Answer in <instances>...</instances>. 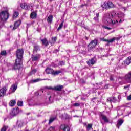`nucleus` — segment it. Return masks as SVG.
<instances>
[{
    "label": "nucleus",
    "mask_w": 131,
    "mask_h": 131,
    "mask_svg": "<svg viewBox=\"0 0 131 131\" xmlns=\"http://www.w3.org/2000/svg\"><path fill=\"white\" fill-rule=\"evenodd\" d=\"M123 9H124V11H126V8L124 7V8H123Z\"/></svg>",
    "instance_id": "obj_60"
},
{
    "label": "nucleus",
    "mask_w": 131,
    "mask_h": 131,
    "mask_svg": "<svg viewBox=\"0 0 131 131\" xmlns=\"http://www.w3.org/2000/svg\"><path fill=\"white\" fill-rule=\"evenodd\" d=\"M56 120V117L51 118L49 121V124H51L54 120Z\"/></svg>",
    "instance_id": "obj_37"
},
{
    "label": "nucleus",
    "mask_w": 131,
    "mask_h": 131,
    "mask_svg": "<svg viewBox=\"0 0 131 131\" xmlns=\"http://www.w3.org/2000/svg\"><path fill=\"white\" fill-rule=\"evenodd\" d=\"M127 100L128 101H131V95H129V96H127Z\"/></svg>",
    "instance_id": "obj_51"
},
{
    "label": "nucleus",
    "mask_w": 131,
    "mask_h": 131,
    "mask_svg": "<svg viewBox=\"0 0 131 131\" xmlns=\"http://www.w3.org/2000/svg\"><path fill=\"white\" fill-rule=\"evenodd\" d=\"M118 13L116 12L115 11H112L108 15V16L112 18H115V17H117Z\"/></svg>",
    "instance_id": "obj_20"
},
{
    "label": "nucleus",
    "mask_w": 131,
    "mask_h": 131,
    "mask_svg": "<svg viewBox=\"0 0 131 131\" xmlns=\"http://www.w3.org/2000/svg\"><path fill=\"white\" fill-rule=\"evenodd\" d=\"M118 99H119L117 102H120V100H121V96L120 95H118Z\"/></svg>",
    "instance_id": "obj_50"
},
{
    "label": "nucleus",
    "mask_w": 131,
    "mask_h": 131,
    "mask_svg": "<svg viewBox=\"0 0 131 131\" xmlns=\"http://www.w3.org/2000/svg\"><path fill=\"white\" fill-rule=\"evenodd\" d=\"M52 96H49V102H50V103H52Z\"/></svg>",
    "instance_id": "obj_53"
},
{
    "label": "nucleus",
    "mask_w": 131,
    "mask_h": 131,
    "mask_svg": "<svg viewBox=\"0 0 131 131\" xmlns=\"http://www.w3.org/2000/svg\"><path fill=\"white\" fill-rule=\"evenodd\" d=\"M109 85V84L105 85L104 86V88L105 89V90H106V89H108V86Z\"/></svg>",
    "instance_id": "obj_54"
},
{
    "label": "nucleus",
    "mask_w": 131,
    "mask_h": 131,
    "mask_svg": "<svg viewBox=\"0 0 131 131\" xmlns=\"http://www.w3.org/2000/svg\"><path fill=\"white\" fill-rule=\"evenodd\" d=\"M0 27H1V28H2V27H3V26H0Z\"/></svg>",
    "instance_id": "obj_64"
},
{
    "label": "nucleus",
    "mask_w": 131,
    "mask_h": 131,
    "mask_svg": "<svg viewBox=\"0 0 131 131\" xmlns=\"http://www.w3.org/2000/svg\"><path fill=\"white\" fill-rule=\"evenodd\" d=\"M101 123H102V125H104V123H103V122H102V121H101Z\"/></svg>",
    "instance_id": "obj_61"
},
{
    "label": "nucleus",
    "mask_w": 131,
    "mask_h": 131,
    "mask_svg": "<svg viewBox=\"0 0 131 131\" xmlns=\"http://www.w3.org/2000/svg\"><path fill=\"white\" fill-rule=\"evenodd\" d=\"M64 89V85H58L53 88L54 91H56L57 92H61L62 89Z\"/></svg>",
    "instance_id": "obj_12"
},
{
    "label": "nucleus",
    "mask_w": 131,
    "mask_h": 131,
    "mask_svg": "<svg viewBox=\"0 0 131 131\" xmlns=\"http://www.w3.org/2000/svg\"><path fill=\"white\" fill-rule=\"evenodd\" d=\"M39 58H40V55L39 54H37L35 56L32 55V61H37Z\"/></svg>",
    "instance_id": "obj_22"
},
{
    "label": "nucleus",
    "mask_w": 131,
    "mask_h": 131,
    "mask_svg": "<svg viewBox=\"0 0 131 131\" xmlns=\"http://www.w3.org/2000/svg\"><path fill=\"white\" fill-rule=\"evenodd\" d=\"M100 117L102 119V120H103V121H104V122H105L106 123H108V122H109V118L108 117H107V116H106L105 115L101 114L100 115Z\"/></svg>",
    "instance_id": "obj_17"
},
{
    "label": "nucleus",
    "mask_w": 131,
    "mask_h": 131,
    "mask_svg": "<svg viewBox=\"0 0 131 131\" xmlns=\"http://www.w3.org/2000/svg\"><path fill=\"white\" fill-rule=\"evenodd\" d=\"M96 16L94 17V20L95 22H99V13H96Z\"/></svg>",
    "instance_id": "obj_34"
},
{
    "label": "nucleus",
    "mask_w": 131,
    "mask_h": 131,
    "mask_svg": "<svg viewBox=\"0 0 131 131\" xmlns=\"http://www.w3.org/2000/svg\"><path fill=\"white\" fill-rule=\"evenodd\" d=\"M61 72H62V71H55L53 70L52 75H58L60 74V73H61Z\"/></svg>",
    "instance_id": "obj_32"
},
{
    "label": "nucleus",
    "mask_w": 131,
    "mask_h": 131,
    "mask_svg": "<svg viewBox=\"0 0 131 131\" xmlns=\"http://www.w3.org/2000/svg\"><path fill=\"white\" fill-rule=\"evenodd\" d=\"M98 44L99 43H98L97 39H95L92 40L88 45L89 50H93V49H95V48H96V46H98Z\"/></svg>",
    "instance_id": "obj_6"
},
{
    "label": "nucleus",
    "mask_w": 131,
    "mask_h": 131,
    "mask_svg": "<svg viewBox=\"0 0 131 131\" xmlns=\"http://www.w3.org/2000/svg\"><path fill=\"white\" fill-rule=\"evenodd\" d=\"M112 32H115V30L113 31Z\"/></svg>",
    "instance_id": "obj_63"
},
{
    "label": "nucleus",
    "mask_w": 131,
    "mask_h": 131,
    "mask_svg": "<svg viewBox=\"0 0 131 131\" xmlns=\"http://www.w3.org/2000/svg\"><path fill=\"white\" fill-rule=\"evenodd\" d=\"M19 16V13L17 11L14 12L13 13V18H17Z\"/></svg>",
    "instance_id": "obj_38"
},
{
    "label": "nucleus",
    "mask_w": 131,
    "mask_h": 131,
    "mask_svg": "<svg viewBox=\"0 0 131 131\" xmlns=\"http://www.w3.org/2000/svg\"><path fill=\"white\" fill-rule=\"evenodd\" d=\"M97 62V60H96V58L93 57L87 61V64L89 66H93L94 64H96Z\"/></svg>",
    "instance_id": "obj_9"
},
{
    "label": "nucleus",
    "mask_w": 131,
    "mask_h": 131,
    "mask_svg": "<svg viewBox=\"0 0 131 131\" xmlns=\"http://www.w3.org/2000/svg\"><path fill=\"white\" fill-rule=\"evenodd\" d=\"M53 40H54V41H56V40H57V37H54L53 38Z\"/></svg>",
    "instance_id": "obj_57"
},
{
    "label": "nucleus",
    "mask_w": 131,
    "mask_h": 131,
    "mask_svg": "<svg viewBox=\"0 0 131 131\" xmlns=\"http://www.w3.org/2000/svg\"><path fill=\"white\" fill-rule=\"evenodd\" d=\"M83 125L86 127V126H88V122L83 123Z\"/></svg>",
    "instance_id": "obj_56"
},
{
    "label": "nucleus",
    "mask_w": 131,
    "mask_h": 131,
    "mask_svg": "<svg viewBox=\"0 0 131 131\" xmlns=\"http://www.w3.org/2000/svg\"><path fill=\"white\" fill-rule=\"evenodd\" d=\"M40 40L41 41L42 45L45 47H48V46H49V43H50V41H48L46 38L43 39H41Z\"/></svg>",
    "instance_id": "obj_14"
},
{
    "label": "nucleus",
    "mask_w": 131,
    "mask_h": 131,
    "mask_svg": "<svg viewBox=\"0 0 131 131\" xmlns=\"http://www.w3.org/2000/svg\"><path fill=\"white\" fill-rule=\"evenodd\" d=\"M21 25V20H17L14 23V26L13 28V30L17 29L19 26Z\"/></svg>",
    "instance_id": "obj_21"
},
{
    "label": "nucleus",
    "mask_w": 131,
    "mask_h": 131,
    "mask_svg": "<svg viewBox=\"0 0 131 131\" xmlns=\"http://www.w3.org/2000/svg\"><path fill=\"white\" fill-rule=\"evenodd\" d=\"M124 17V14L123 13L119 15L118 18L120 19H118L117 20H112V17L110 16L109 15L105 18H104V22L106 24H110L111 26L113 27V28H115L117 26V23H122L123 21H124V19L123 17Z\"/></svg>",
    "instance_id": "obj_1"
},
{
    "label": "nucleus",
    "mask_w": 131,
    "mask_h": 131,
    "mask_svg": "<svg viewBox=\"0 0 131 131\" xmlns=\"http://www.w3.org/2000/svg\"><path fill=\"white\" fill-rule=\"evenodd\" d=\"M101 7L103 10H108V9L114 8V4L111 2H105L101 4Z\"/></svg>",
    "instance_id": "obj_5"
},
{
    "label": "nucleus",
    "mask_w": 131,
    "mask_h": 131,
    "mask_svg": "<svg viewBox=\"0 0 131 131\" xmlns=\"http://www.w3.org/2000/svg\"><path fill=\"white\" fill-rule=\"evenodd\" d=\"M2 59H3V57H2V55L0 54V62L2 61Z\"/></svg>",
    "instance_id": "obj_59"
},
{
    "label": "nucleus",
    "mask_w": 131,
    "mask_h": 131,
    "mask_svg": "<svg viewBox=\"0 0 131 131\" xmlns=\"http://www.w3.org/2000/svg\"><path fill=\"white\" fill-rule=\"evenodd\" d=\"M96 99H97V98H94L93 99H92V101H93L94 103H95V100H96Z\"/></svg>",
    "instance_id": "obj_58"
},
{
    "label": "nucleus",
    "mask_w": 131,
    "mask_h": 131,
    "mask_svg": "<svg viewBox=\"0 0 131 131\" xmlns=\"http://www.w3.org/2000/svg\"><path fill=\"white\" fill-rule=\"evenodd\" d=\"M113 77H112V76H111L110 77V80H111V81H113Z\"/></svg>",
    "instance_id": "obj_55"
},
{
    "label": "nucleus",
    "mask_w": 131,
    "mask_h": 131,
    "mask_svg": "<svg viewBox=\"0 0 131 131\" xmlns=\"http://www.w3.org/2000/svg\"><path fill=\"white\" fill-rule=\"evenodd\" d=\"M17 105L18 106H20V107H21L22 106H23V101H18L17 103Z\"/></svg>",
    "instance_id": "obj_39"
},
{
    "label": "nucleus",
    "mask_w": 131,
    "mask_h": 131,
    "mask_svg": "<svg viewBox=\"0 0 131 131\" xmlns=\"http://www.w3.org/2000/svg\"><path fill=\"white\" fill-rule=\"evenodd\" d=\"M74 117H78V116H74Z\"/></svg>",
    "instance_id": "obj_62"
},
{
    "label": "nucleus",
    "mask_w": 131,
    "mask_h": 131,
    "mask_svg": "<svg viewBox=\"0 0 131 131\" xmlns=\"http://www.w3.org/2000/svg\"><path fill=\"white\" fill-rule=\"evenodd\" d=\"M59 65L60 66H63L65 65V61H60Z\"/></svg>",
    "instance_id": "obj_43"
},
{
    "label": "nucleus",
    "mask_w": 131,
    "mask_h": 131,
    "mask_svg": "<svg viewBox=\"0 0 131 131\" xmlns=\"http://www.w3.org/2000/svg\"><path fill=\"white\" fill-rule=\"evenodd\" d=\"M124 79L128 83H131V71H129L125 75Z\"/></svg>",
    "instance_id": "obj_7"
},
{
    "label": "nucleus",
    "mask_w": 131,
    "mask_h": 131,
    "mask_svg": "<svg viewBox=\"0 0 131 131\" xmlns=\"http://www.w3.org/2000/svg\"><path fill=\"white\" fill-rule=\"evenodd\" d=\"M107 102L111 103V104H112V103L115 104V103H117L118 100L115 97H110L107 98Z\"/></svg>",
    "instance_id": "obj_8"
},
{
    "label": "nucleus",
    "mask_w": 131,
    "mask_h": 131,
    "mask_svg": "<svg viewBox=\"0 0 131 131\" xmlns=\"http://www.w3.org/2000/svg\"><path fill=\"white\" fill-rule=\"evenodd\" d=\"M55 130V127L53 126H51L49 128V130L50 131H53Z\"/></svg>",
    "instance_id": "obj_46"
},
{
    "label": "nucleus",
    "mask_w": 131,
    "mask_h": 131,
    "mask_svg": "<svg viewBox=\"0 0 131 131\" xmlns=\"http://www.w3.org/2000/svg\"><path fill=\"white\" fill-rule=\"evenodd\" d=\"M42 80H50L49 79H40V78H37L34 80H31L30 81V82L31 83H35L36 82H39V81H41Z\"/></svg>",
    "instance_id": "obj_11"
},
{
    "label": "nucleus",
    "mask_w": 131,
    "mask_h": 131,
    "mask_svg": "<svg viewBox=\"0 0 131 131\" xmlns=\"http://www.w3.org/2000/svg\"><path fill=\"white\" fill-rule=\"evenodd\" d=\"M45 88L47 89V90H54V88L51 87V86H49V87L46 86Z\"/></svg>",
    "instance_id": "obj_48"
},
{
    "label": "nucleus",
    "mask_w": 131,
    "mask_h": 131,
    "mask_svg": "<svg viewBox=\"0 0 131 131\" xmlns=\"http://www.w3.org/2000/svg\"><path fill=\"white\" fill-rule=\"evenodd\" d=\"M19 113V110L17 108H14L11 112L10 113V114L11 116H16Z\"/></svg>",
    "instance_id": "obj_15"
},
{
    "label": "nucleus",
    "mask_w": 131,
    "mask_h": 131,
    "mask_svg": "<svg viewBox=\"0 0 131 131\" xmlns=\"http://www.w3.org/2000/svg\"><path fill=\"white\" fill-rule=\"evenodd\" d=\"M63 26H64V21H62L61 23L59 25V26L57 29V31H59V30H61V29H62V28H63Z\"/></svg>",
    "instance_id": "obj_31"
},
{
    "label": "nucleus",
    "mask_w": 131,
    "mask_h": 131,
    "mask_svg": "<svg viewBox=\"0 0 131 131\" xmlns=\"http://www.w3.org/2000/svg\"><path fill=\"white\" fill-rule=\"evenodd\" d=\"M117 110H118V115L119 116H120L123 114V111H124V110L123 108H121L120 107H117Z\"/></svg>",
    "instance_id": "obj_24"
},
{
    "label": "nucleus",
    "mask_w": 131,
    "mask_h": 131,
    "mask_svg": "<svg viewBox=\"0 0 131 131\" xmlns=\"http://www.w3.org/2000/svg\"><path fill=\"white\" fill-rule=\"evenodd\" d=\"M103 28H104L105 29H107L108 30H111V28L107 27L106 26H103Z\"/></svg>",
    "instance_id": "obj_45"
},
{
    "label": "nucleus",
    "mask_w": 131,
    "mask_h": 131,
    "mask_svg": "<svg viewBox=\"0 0 131 131\" xmlns=\"http://www.w3.org/2000/svg\"><path fill=\"white\" fill-rule=\"evenodd\" d=\"M37 71V70H36V69L32 70V71L30 72V75H32V74H35V73H36Z\"/></svg>",
    "instance_id": "obj_36"
},
{
    "label": "nucleus",
    "mask_w": 131,
    "mask_h": 131,
    "mask_svg": "<svg viewBox=\"0 0 131 131\" xmlns=\"http://www.w3.org/2000/svg\"><path fill=\"white\" fill-rule=\"evenodd\" d=\"M73 106L74 107H79V106H80V104L79 103H75L73 104Z\"/></svg>",
    "instance_id": "obj_42"
},
{
    "label": "nucleus",
    "mask_w": 131,
    "mask_h": 131,
    "mask_svg": "<svg viewBox=\"0 0 131 131\" xmlns=\"http://www.w3.org/2000/svg\"><path fill=\"white\" fill-rule=\"evenodd\" d=\"M60 129H62L63 131H70V128L69 126L65 125L62 124L60 126Z\"/></svg>",
    "instance_id": "obj_13"
},
{
    "label": "nucleus",
    "mask_w": 131,
    "mask_h": 131,
    "mask_svg": "<svg viewBox=\"0 0 131 131\" xmlns=\"http://www.w3.org/2000/svg\"><path fill=\"white\" fill-rule=\"evenodd\" d=\"M7 93V88L4 86L0 89V97H4Z\"/></svg>",
    "instance_id": "obj_10"
},
{
    "label": "nucleus",
    "mask_w": 131,
    "mask_h": 131,
    "mask_svg": "<svg viewBox=\"0 0 131 131\" xmlns=\"http://www.w3.org/2000/svg\"><path fill=\"white\" fill-rule=\"evenodd\" d=\"M93 127V124H88L86 127V130H91V128Z\"/></svg>",
    "instance_id": "obj_30"
},
{
    "label": "nucleus",
    "mask_w": 131,
    "mask_h": 131,
    "mask_svg": "<svg viewBox=\"0 0 131 131\" xmlns=\"http://www.w3.org/2000/svg\"><path fill=\"white\" fill-rule=\"evenodd\" d=\"M36 13L33 12L30 15V18H31V19H35V18H36Z\"/></svg>",
    "instance_id": "obj_28"
},
{
    "label": "nucleus",
    "mask_w": 131,
    "mask_h": 131,
    "mask_svg": "<svg viewBox=\"0 0 131 131\" xmlns=\"http://www.w3.org/2000/svg\"><path fill=\"white\" fill-rule=\"evenodd\" d=\"M33 51L34 52H38V51H40V47L38 45H34Z\"/></svg>",
    "instance_id": "obj_27"
},
{
    "label": "nucleus",
    "mask_w": 131,
    "mask_h": 131,
    "mask_svg": "<svg viewBox=\"0 0 131 131\" xmlns=\"http://www.w3.org/2000/svg\"><path fill=\"white\" fill-rule=\"evenodd\" d=\"M24 54V50L22 49H17L16 51V64H21L23 63V54Z\"/></svg>",
    "instance_id": "obj_2"
},
{
    "label": "nucleus",
    "mask_w": 131,
    "mask_h": 131,
    "mask_svg": "<svg viewBox=\"0 0 131 131\" xmlns=\"http://www.w3.org/2000/svg\"><path fill=\"white\" fill-rule=\"evenodd\" d=\"M21 65H22L21 63H17L16 60H15V63L14 64H13V63H7V70H16L17 69L20 70V68H21Z\"/></svg>",
    "instance_id": "obj_4"
},
{
    "label": "nucleus",
    "mask_w": 131,
    "mask_h": 131,
    "mask_svg": "<svg viewBox=\"0 0 131 131\" xmlns=\"http://www.w3.org/2000/svg\"><path fill=\"white\" fill-rule=\"evenodd\" d=\"M20 7L24 10H28V5L26 3L20 4Z\"/></svg>",
    "instance_id": "obj_26"
},
{
    "label": "nucleus",
    "mask_w": 131,
    "mask_h": 131,
    "mask_svg": "<svg viewBox=\"0 0 131 131\" xmlns=\"http://www.w3.org/2000/svg\"><path fill=\"white\" fill-rule=\"evenodd\" d=\"M0 55L1 56H7V51H3L1 52V53H0Z\"/></svg>",
    "instance_id": "obj_40"
},
{
    "label": "nucleus",
    "mask_w": 131,
    "mask_h": 131,
    "mask_svg": "<svg viewBox=\"0 0 131 131\" xmlns=\"http://www.w3.org/2000/svg\"><path fill=\"white\" fill-rule=\"evenodd\" d=\"M45 72H46L47 74H53V72H54V70L51 68H47L45 70Z\"/></svg>",
    "instance_id": "obj_25"
},
{
    "label": "nucleus",
    "mask_w": 131,
    "mask_h": 131,
    "mask_svg": "<svg viewBox=\"0 0 131 131\" xmlns=\"http://www.w3.org/2000/svg\"><path fill=\"white\" fill-rule=\"evenodd\" d=\"M8 128V126H4L1 129V131H7Z\"/></svg>",
    "instance_id": "obj_41"
},
{
    "label": "nucleus",
    "mask_w": 131,
    "mask_h": 131,
    "mask_svg": "<svg viewBox=\"0 0 131 131\" xmlns=\"http://www.w3.org/2000/svg\"><path fill=\"white\" fill-rule=\"evenodd\" d=\"M47 21L49 23H52V21H53V15H50L48 17Z\"/></svg>",
    "instance_id": "obj_33"
},
{
    "label": "nucleus",
    "mask_w": 131,
    "mask_h": 131,
    "mask_svg": "<svg viewBox=\"0 0 131 131\" xmlns=\"http://www.w3.org/2000/svg\"><path fill=\"white\" fill-rule=\"evenodd\" d=\"M118 68H119V69H122V68H125V67H126V66L125 65L124 61L123 62L119 61L118 63Z\"/></svg>",
    "instance_id": "obj_16"
},
{
    "label": "nucleus",
    "mask_w": 131,
    "mask_h": 131,
    "mask_svg": "<svg viewBox=\"0 0 131 131\" xmlns=\"http://www.w3.org/2000/svg\"><path fill=\"white\" fill-rule=\"evenodd\" d=\"M129 86H130V85H126V86H125L124 87V89L125 90H128V89H129Z\"/></svg>",
    "instance_id": "obj_49"
},
{
    "label": "nucleus",
    "mask_w": 131,
    "mask_h": 131,
    "mask_svg": "<svg viewBox=\"0 0 131 131\" xmlns=\"http://www.w3.org/2000/svg\"><path fill=\"white\" fill-rule=\"evenodd\" d=\"M123 122H124V120L122 119H119L118 121H117V128H119V127H120V126H121V125H122V123H123Z\"/></svg>",
    "instance_id": "obj_18"
},
{
    "label": "nucleus",
    "mask_w": 131,
    "mask_h": 131,
    "mask_svg": "<svg viewBox=\"0 0 131 131\" xmlns=\"http://www.w3.org/2000/svg\"><path fill=\"white\" fill-rule=\"evenodd\" d=\"M17 88L18 86L16 84L12 85L10 88V92H11V93H15Z\"/></svg>",
    "instance_id": "obj_23"
},
{
    "label": "nucleus",
    "mask_w": 131,
    "mask_h": 131,
    "mask_svg": "<svg viewBox=\"0 0 131 131\" xmlns=\"http://www.w3.org/2000/svg\"><path fill=\"white\" fill-rule=\"evenodd\" d=\"M64 116H65L66 119H69V115H67V114H64Z\"/></svg>",
    "instance_id": "obj_52"
},
{
    "label": "nucleus",
    "mask_w": 131,
    "mask_h": 131,
    "mask_svg": "<svg viewBox=\"0 0 131 131\" xmlns=\"http://www.w3.org/2000/svg\"><path fill=\"white\" fill-rule=\"evenodd\" d=\"M9 105L11 107H13V106H15V105H16V100H12L11 101H10V102L9 103Z\"/></svg>",
    "instance_id": "obj_29"
},
{
    "label": "nucleus",
    "mask_w": 131,
    "mask_h": 131,
    "mask_svg": "<svg viewBox=\"0 0 131 131\" xmlns=\"http://www.w3.org/2000/svg\"><path fill=\"white\" fill-rule=\"evenodd\" d=\"M9 17H10V14H9L8 10L0 12V19L2 22L6 23L7 20L9 19Z\"/></svg>",
    "instance_id": "obj_3"
},
{
    "label": "nucleus",
    "mask_w": 131,
    "mask_h": 131,
    "mask_svg": "<svg viewBox=\"0 0 131 131\" xmlns=\"http://www.w3.org/2000/svg\"><path fill=\"white\" fill-rule=\"evenodd\" d=\"M96 85H98V87H97L96 88V90H98V89H100V85H102V83H96Z\"/></svg>",
    "instance_id": "obj_47"
},
{
    "label": "nucleus",
    "mask_w": 131,
    "mask_h": 131,
    "mask_svg": "<svg viewBox=\"0 0 131 131\" xmlns=\"http://www.w3.org/2000/svg\"><path fill=\"white\" fill-rule=\"evenodd\" d=\"M115 40V38H112V39H111L110 40H107V41L108 42L112 43V42H113V41H114Z\"/></svg>",
    "instance_id": "obj_44"
},
{
    "label": "nucleus",
    "mask_w": 131,
    "mask_h": 131,
    "mask_svg": "<svg viewBox=\"0 0 131 131\" xmlns=\"http://www.w3.org/2000/svg\"><path fill=\"white\" fill-rule=\"evenodd\" d=\"M17 125L18 127H22L23 126V121H19L17 122Z\"/></svg>",
    "instance_id": "obj_35"
},
{
    "label": "nucleus",
    "mask_w": 131,
    "mask_h": 131,
    "mask_svg": "<svg viewBox=\"0 0 131 131\" xmlns=\"http://www.w3.org/2000/svg\"><path fill=\"white\" fill-rule=\"evenodd\" d=\"M124 63H125L126 67L128 66V65L131 63V57H128L125 60H124Z\"/></svg>",
    "instance_id": "obj_19"
}]
</instances>
